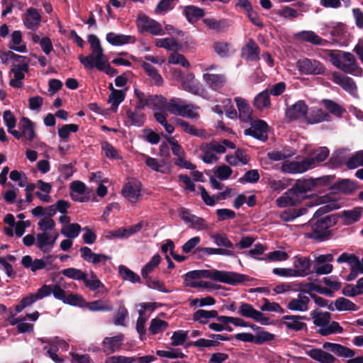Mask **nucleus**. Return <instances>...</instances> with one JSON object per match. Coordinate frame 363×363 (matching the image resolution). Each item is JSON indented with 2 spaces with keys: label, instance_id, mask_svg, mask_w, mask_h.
Here are the masks:
<instances>
[{
  "label": "nucleus",
  "instance_id": "obj_1",
  "mask_svg": "<svg viewBox=\"0 0 363 363\" xmlns=\"http://www.w3.org/2000/svg\"><path fill=\"white\" fill-rule=\"evenodd\" d=\"M359 186L357 183H334L330 186V192L325 196V205L319 208L313 215L309 223L311 230L306 233L308 238L314 239L319 242L328 240L330 235L329 228L335 225L338 221L337 214L323 216L325 213L340 208L338 201L340 199V194L351 195L354 194Z\"/></svg>",
  "mask_w": 363,
  "mask_h": 363
},
{
  "label": "nucleus",
  "instance_id": "obj_2",
  "mask_svg": "<svg viewBox=\"0 0 363 363\" xmlns=\"http://www.w3.org/2000/svg\"><path fill=\"white\" fill-rule=\"evenodd\" d=\"M184 276L186 281L205 278L232 286H237L254 280V278L243 274L217 269L193 270L187 272Z\"/></svg>",
  "mask_w": 363,
  "mask_h": 363
},
{
  "label": "nucleus",
  "instance_id": "obj_3",
  "mask_svg": "<svg viewBox=\"0 0 363 363\" xmlns=\"http://www.w3.org/2000/svg\"><path fill=\"white\" fill-rule=\"evenodd\" d=\"M329 153L328 147H320L301 161L285 162L281 166V170L290 174L303 173L323 162L328 157Z\"/></svg>",
  "mask_w": 363,
  "mask_h": 363
},
{
  "label": "nucleus",
  "instance_id": "obj_4",
  "mask_svg": "<svg viewBox=\"0 0 363 363\" xmlns=\"http://www.w3.org/2000/svg\"><path fill=\"white\" fill-rule=\"evenodd\" d=\"M319 183H294L293 187L285 192L276 200L277 206L284 208L293 206L300 203L310 195L308 192L313 191Z\"/></svg>",
  "mask_w": 363,
  "mask_h": 363
},
{
  "label": "nucleus",
  "instance_id": "obj_5",
  "mask_svg": "<svg viewBox=\"0 0 363 363\" xmlns=\"http://www.w3.org/2000/svg\"><path fill=\"white\" fill-rule=\"evenodd\" d=\"M296 67L303 74L323 75L326 72V68L322 62L308 57L299 59L296 62Z\"/></svg>",
  "mask_w": 363,
  "mask_h": 363
},
{
  "label": "nucleus",
  "instance_id": "obj_6",
  "mask_svg": "<svg viewBox=\"0 0 363 363\" xmlns=\"http://www.w3.org/2000/svg\"><path fill=\"white\" fill-rule=\"evenodd\" d=\"M78 59L86 69H92L94 67L97 69H103L102 63L108 60L104 54L102 47L91 49V53L88 56L79 55Z\"/></svg>",
  "mask_w": 363,
  "mask_h": 363
},
{
  "label": "nucleus",
  "instance_id": "obj_7",
  "mask_svg": "<svg viewBox=\"0 0 363 363\" xmlns=\"http://www.w3.org/2000/svg\"><path fill=\"white\" fill-rule=\"evenodd\" d=\"M136 25L140 33H149L152 35L165 34L161 24L145 14H140L136 20Z\"/></svg>",
  "mask_w": 363,
  "mask_h": 363
},
{
  "label": "nucleus",
  "instance_id": "obj_8",
  "mask_svg": "<svg viewBox=\"0 0 363 363\" xmlns=\"http://www.w3.org/2000/svg\"><path fill=\"white\" fill-rule=\"evenodd\" d=\"M189 106L184 104L180 98H172L166 101L164 111L171 114L180 116L183 117L194 118L195 113L189 108Z\"/></svg>",
  "mask_w": 363,
  "mask_h": 363
},
{
  "label": "nucleus",
  "instance_id": "obj_9",
  "mask_svg": "<svg viewBox=\"0 0 363 363\" xmlns=\"http://www.w3.org/2000/svg\"><path fill=\"white\" fill-rule=\"evenodd\" d=\"M238 313L241 316L252 318L257 322H259L262 325H267L269 324V318L265 317L260 311L254 308L250 303H241Z\"/></svg>",
  "mask_w": 363,
  "mask_h": 363
},
{
  "label": "nucleus",
  "instance_id": "obj_10",
  "mask_svg": "<svg viewBox=\"0 0 363 363\" xmlns=\"http://www.w3.org/2000/svg\"><path fill=\"white\" fill-rule=\"evenodd\" d=\"M268 125L262 120H257L251 123V127L245 129L244 133L245 135L252 136L262 142L268 140Z\"/></svg>",
  "mask_w": 363,
  "mask_h": 363
},
{
  "label": "nucleus",
  "instance_id": "obj_11",
  "mask_svg": "<svg viewBox=\"0 0 363 363\" xmlns=\"http://www.w3.org/2000/svg\"><path fill=\"white\" fill-rule=\"evenodd\" d=\"M70 196L74 201H88L94 192L91 189L86 186L85 183H70Z\"/></svg>",
  "mask_w": 363,
  "mask_h": 363
},
{
  "label": "nucleus",
  "instance_id": "obj_12",
  "mask_svg": "<svg viewBox=\"0 0 363 363\" xmlns=\"http://www.w3.org/2000/svg\"><path fill=\"white\" fill-rule=\"evenodd\" d=\"M308 111V106L306 103L303 100H299L286 108L285 116L289 121H294L306 117Z\"/></svg>",
  "mask_w": 363,
  "mask_h": 363
},
{
  "label": "nucleus",
  "instance_id": "obj_13",
  "mask_svg": "<svg viewBox=\"0 0 363 363\" xmlns=\"http://www.w3.org/2000/svg\"><path fill=\"white\" fill-rule=\"evenodd\" d=\"M294 38L296 40L308 43L313 45L326 46L329 44L327 40L320 37L313 30H302L294 34Z\"/></svg>",
  "mask_w": 363,
  "mask_h": 363
},
{
  "label": "nucleus",
  "instance_id": "obj_14",
  "mask_svg": "<svg viewBox=\"0 0 363 363\" xmlns=\"http://www.w3.org/2000/svg\"><path fill=\"white\" fill-rule=\"evenodd\" d=\"M124 340V335L120 333L113 337H106L102 342V350L106 355H109L121 350Z\"/></svg>",
  "mask_w": 363,
  "mask_h": 363
},
{
  "label": "nucleus",
  "instance_id": "obj_15",
  "mask_svg": "<svg viewBox=\"0 0 363 363\" xmlns=\"http://www.w3.org/2000/svg\"><path fill=\"white\" fill-rule=\"evenodd\" d=\"M203 79L208 86L216 91H218L223 88L228 81L225 74L205 73L203 75Z\"/></svg>",
  "mask_w": 363,
  "mask_h": 363
},
{
  "label": "nucleus",
  "instance_id": "obj_16",
  "mask_svg": "<svg viewBox=\"0 0 363 363\" xmlns=\"http://www.w3.org/2000/svg\"><path fill=\"white\" fill-rule=\"evenodd\" d=\"M260 48L252 38H250L246 45L242 48L241 56L250 62L259 60Z\"/></svg>",
  "mask_w": 363,
  "mask_h": 363
},
{
  "label": "nucleus",
  "instance_id": "obj_17",
  "mask_svg": "<svg viewBox=\"0 0 363 363\" xmlns=\"http://www.w3.org/2000/svg\"><path fill=\"white\" fill-rule=\"evenodd\" d=\"M333 81L350 94L353 95L357 91V86L351 77L343 76L337 72H334L333 73Z\"/></svg>",
  "mask_w": 363,
  "mask_h": 363
},
{
  "label": "nucleus",
  "instance_id": "obj_18",
  "mask_svg": "<svg viewBox=\"0 0 363 363\" xmlns=\"http://www.w3.org/2000/svg\"><path fill=\"white\" fill-rule=\"evenodd\" d=\"M141 183H125L122 189V195L132 203H135L141 197Z\"/></svg>",
  "mask_w": 363,
  "mask_h": 363
},
{
  "label": "nucleus",
  "instance_id": "obj_19",
  "mask_svg": "<svg viewBox=\"0 0 363 363\" xmlns=\"http://www.w3.org/2000/svg\"><path fill=\"white\" fill-rule=\"evenodd\" d=\"M281 323L286 326L287 330L298 332L307 328L306 324L301 321L298 315H286L281 318Z\"/></svg>",
  "mask_w": 363,
  "mask_h": 363
},
{
  "label": "nucleus",
  "instance_id": "obj_20",
  "mask_svg": "<svg viewBox=\"0 0 363 363\" xmlns=\"http://www.w3.org/2000/svg\"><path fill=\"white\" fill-rule=\"evenodd\" d=\"M295 275L296 277H306L310 274L311 261L309 257L296 256L294 262Z\"/></svg>",
  "mask_w": 363,
  "mask_h": 363
},
{
  "label": "nucleus",
  "instance_id": "obj_21",
  "mask_svg": "<svg viewBox=\"0 0 363 363\" xmlns=\"http://www.w3.org/2000/svg\"><path fill=\"white\" fill-rule=\"evenodd\" d=\"M23 20L26 27L32 30H36L41 22V15L35 8L30 7L25 13Z\"/></svg>",
  "mask_w": 363,
  "mask_h": 363
},
{
  "label": "nucleus",
  "instance_id": "obj_22",
  "mask_svg": "<svg viewBox=\"0 0 363 363\" xmlns=\"http://www.w3.org/2000/svg\"><path fill=\"white\" fill-rule=\"evenodd\" d=\"M342 70L346 73L357 75L359 71H362L357 64L354 56L350 52H342Z\"/></svg>",
  "mask_w": 363,
  "mask_h": 363
},
{
  "label": "nucleus",
  "instance_id": "obj_23",
  "mask_svg": "<svg viewBox=\"0 0 363 363\" xmlns=\"http://www.w3.org/2000/svg\"><path fill=\"white\" fill-rule=\"evenodd\" d=\"M203 22L210 30L217 33L226 32L230 26V21L226 18L217 20L214 18H206L203 19Z\"/></svg>",
  "mask_w": 363,
  "mask_h": 363
},
{
  "label": "nucleus",
  "instance_id": "obj_24",
  "mask_svg": "<svg viewBox=\"0 0 363 363\" xmlns=\"http://www.w3.org/2000/svg\"><path fill=\"white\" fill-rule=\"evenodd\" d=\"M194 78V74L192 73L188 74L185 77L182 78V85L183 89L194 95H201L203 91V89H202L199 82H195Z\"/></svg>",
  "mask_w": 363,
  "mask_h": 363
},
{
  "label": "nucleus",
  "instance_id": "obj_25",
  "mask_svg": "<svg viewBox=\"0 0 363 363\" xmlns=\"http://www.w3.org/2000/svg\"><path fill=\"white\" fill-rule=\"evenodd\" d=\"M106 39L108 43L114 46H120L128 43H134L136 38L133 35H128L123 34H116L110 32L106 34Z\"/></svg>",
  "mask_w": 363,
  "mask_h": 363
},
{
  "label": "nucleus",
  "instance_id": "obj_26",
  "mask_svg": "<svg viewBox=\"0 0 363 363\" xmlns=\"http://www.w3.org/2000/svg\"><path fill=\"white\" fill-rule=\"evenodd\" d=\"M363 208L356 207L351 210H345L340 214H337L339 218L343 219V223L347 225L352 224L358 221L362 214Z\"/></svg>",
  "mask_w": 363,
  "mask_h": 363
},
{
  "label": "nucleus",
  "instance_id": "obj_27",
  "mask_svg": "<svg viewBox=\"0 0 363 363\" xmlns=\"http://www.w3.org/2000/svg\"><path fill=\"white\" fill-rule=\"evenodd\" d=\"M194 254L197 255L199 258L202 257L203 255H227V256H235V253L228 249L224 248H213V247H198L194 252Z\"/></svg>",
  "mask_w": 363,
  "mask_h": 363
},
{
  "label": "nucleus",
  "instance_id": "obj_28",
  "mask_svg": "<svg viewBox=\"0 0 363 363\" xmlns=\"http://www.w3.org/2000/svg\"><path fill=\"white\" fill-rule=\"evenodd\" d=\"M310 298L308 296L298 295V298L291 299L287 304V308L294 311H306L308 309Z\"/></svg>",
  "mask_w": 363,
  "mask_h": 363
},
{
  "label": "nucleus",
  "instance_id": "obj_29",
  "mask_svg": "<svg viewBox=\"0 0 363 363\" xmlns=\"http://www.w3.org/2000/svg\"><path fill=\"white\" fill-rule=\"evenodd\" d=\"M307 354L313 359L321 363H334L335 358L328 352L319 348H313L307 352Z\"/></svg>",
  "mask_w": 363,
  "mask_h": 363
},
{
  "label": "nucleus",
  "instance_id": "obj_30",
  "mask_svg": "<svg viewBox=\"0 0 363 363\" xmlns=\"http://www.w3.org/2000/svg\"><path fill=\"white\" fill-rule=\"evenodd\" d=\"M219 316L218 311L216 310L199 309L194 313L192 320L202 325H206L208 323V319L216 318L218 320Z\"/></svg>",
  "mask_w": 363,
  "mask_h": 363
},
{
  "label": "nucleus",
  "instance_id": "obj_31",
  "mask_svg": "<svg viewBox=\"0 0 363 363\" xmlns=\"http://www.w3.org/2000/svg\"><path fill=\"white\" fill-rule=\"evenodd\" d=\"M311 316L313 320V324L320 328L326 327L331 320V313L327 311L313 310L311 313Z\"/></svg>",
  "mask_w": 363,
  "mask_h": 363
},
{
  "label": "nucleus",
  "instance_id": "obj_32",
  "mask_svg": "<svg viewBox=\"0 0 363 363\" xmlns=\"http://www.w3.org/2000/svg\"><path fill=\"white\" fill-rule=\"evenodd\" d=\"M90 278L91 279H88L86 275L85 279L83 281L86 287L92 291L99 289V292L101 294L107 292V289L105 285L97 278V276L94 272L91 273Z\"/></svg>",
  "mask_w": 363,
  "mask_h": 363
},
{
  "label": "nucleus",
  "instance_id": "obj_33",
  "mask_svg": "<svg viewBox=\"0 0 363 363\" xmlns=\"http://www.w3.org/2000/svg\"><path fill=\"white\" fill-rule=\"evenodd\" d=\"M337 262L353 264L354 267L357 268L361 274L363 273V258L362 261H360L359 257L354 254L343 252L337 257Z\"/></svg>",
  "mask_w": 363,
  "mask_h": 363
},
{
  "label": "nucleus",
  "instance_id": "obj_34",
  "mask_svg": "<svg viewBox=\"0 0 363 363\" xmlns=\"http://www.w3.org/2000/svg\"><path fill=\"white\" fill-rule=\"evenodd\" d=\"M239 111L240 118L243 121L251 119L252 110L245 99L237 97L235 99Z\"/></svg>",
  "mask_w": 363,
  "mask_h": 363
},
{
  "label": "nucleus",
  "instance_id": "obj_35",
  "mask_svg": "<svg viewBox=\"0 0 363 363\" xmlns=\"http://www.w3.org/2000/svg\"><path fill=\"white\" fill-rule=\"evenodd\" d=\"M86 308L93 312L96 311H111L113 308L111 303L108 300L99 299L88 302Z\"/></svg>",
  "mask_w": 363,
  "mask_h": 363
},
{
  "label": "nucleus",
  "instance_id": "obj_36",
  "mask_svg": "<svg viewBox=\"0 0 363 363\" xmlns=\"http://www.w3.org/2000/svg\"><path fill=\"white\" fill-rule=\"evenodd\" d=\"M141 66L155 85L160 86L162 84L163 79L154 66L146 62H144Z\"/></svg>",
  "mask_w": 363,
  "mask_h": 363
},
{
  "label": "nucleus",
  "instance_id": "obj_37",
  "mask_svg": "<svg viewBox=\"0 0 363 363\" xmlns=\"http://www.w3.org/2000/svg\"><path fill=\"white\" fill-rule=\"evenodd\" d=\"M254 106L259 110L270 107V94L268 89L262 91L255 97Z\"/></svg>",
  "mask_w": 363,
  "mask_h": 363
},
{
  "label": "nucleus",
  "instance_id": "obj_38",
  "mask_svg": "<svg viewBox=\"0 0 363 363\" xmlns=\"http://www.w3.org/2000/svg\"><path fill=\"white\" fill-rule=\"evenodd\" d=\"M155 45L157 48H162L167 50L179 51L182 50V45L173 38L156 39Z\"/></svg>",
  "mask_w": 363,
  "mask_h": 363
},
{
  "label": "nucleus",
  "instance_id": "obj_39",
  "mask_svg": "<svg viewBox=\"0 0 363 363\" xmlns=\"http://www.w3.org/2000/svg\"><path fill=\"white\" fill-rule=\"evenodd\" d=\"M184 13L189 23H192L194 20L202 18L205 15L203 9L199 8L195 6H186L184 9Z\"/></svg>",
  "mask_w": 363,
  "mask_h": 363
},
{
  "label": "nucleus",
  "instance_id": "obj_40",
  "mask_svg": "<svg viewBox=\"0 0 363 363\" xmlns=\"http://www.w3.org/2000/svg\"><path fill=\"white\" fill-rule=\"evenodd\" d=\"M126 116L133 125L141 127L145 124V115L143 112L128 109L126 111Z\"/></svg>",
  "mask_w": 363,
  "mask_h": 363
},
{
  "label": "nucleus",
  "instance_id": "obj_41",
  "mask_svg": "<svg viewBox=\"0 0 363 363\" xmlns=\"http://www.w3.org/2000/svg\"><path fill=\"white\" fill-rule=\"evenodd\" d=\"M167 99L162 95H149L148 107L152 109L164 111Z\"/></svg>",
  "mask_w": 363,
  "mask_h": 363
},
{
  "label": "nucleus",
  "instance_id": "obj_42",
  "mask_svg": "<svg viewBox=\"0 0 363 363\" xmlns=\"http://www.w3.org/2000/svg\"><path fill=\"white\" fill-rule=\"evenodd\" d=\"M125 98V91L123 90H114L108 96V102L111 104V109L112 111L116 112L118 106L121 104Z\"/></svg>",
  "mask_w": 363,
  "mask_h": 363
},
{
  "label": "nucleus",
  "instance_id": "obj_43",
  "mask_svg": "<svg viewBox=\"0 0 363 363\" xmlns=\"http://www.w3.org/2000/svg\"><path fill=\"white\" fill-rule=\"evenodd\" d=\"M321 103L329 113L337 117H341L342 113L345 112V109L342 106L331 99H323Z\"/></svg>",
  "mask_w": 363,
  "mask_h": 363
},
{
  "label": "nucleus",
  "instance_id": "obj_44",
  "mask_svg": "<svg viewBox=\"0 0 363 363\" xmlns=\"http://www.w3.org/2000/svg\"><path fill=\"white\" fill-rule=\"evenodd\" d=\"M118 273L123 280L129 281L132 283H140L141 281V279L138 274L124 265H120L118 267Z\"/></svg>",
  "mask_w": 363,
  "mask_h": 363
},
{
  "label": "nucleus",
  "instance_id": "obj_45",
  "mask_svg": "<svg viewBox=\"0 0 363 363\" xmlns=\"http://www.w3.org/2000/svg\"><path fill=\"white\" fill-rule=\"evenodd\" d=\"M343 328L337 321H332L323 328H319L317 333L322 336H328L331 334L342 333Z\"/></svg>",
  "mask_w": 363,
  "mask_h": 363
},
{
  "label": "nucleus",
  "instance_id": "obj_46",
  "mask_svg": "<svg viewBox=\"0 0 363 363\" xmlns=\"http://www.w3.org/2000/svg\"><path fill=\"white\" fill-rule=\"evenodd\" d=\"M36 247L43 252L48 253L50 251V235L47 232L38 233L36 235Z\"/></svg>",
  "mask_w": 363,
  "mask_h": 363
},
{
  "label": "nucleus",
  "instance_id": "obj_47",
  "mask_svg": "<svg viewBox=\"0 0 363 363\" xmlns=\"http://www.w3.org/2000/svg\"><path fill=\"white\" fill-rule=\"evenodd\" d=\"M335 307L339 311H357L358 309L357 306L354 303L343 297H340L335 300Z\"/></svg>",
  "mask_w": 363,
  "mask_h": 363
},
{
  "label": "nucleus",
  "instance_id": "obj_48",
  "mask_svg": "<svg viewBox=\"0 0 363 363\" xmlns=\"http://www.w3.org/2000/svg\"><path fill=\"white\" fill-rule=\"evenodd\" d=\"M330 118L329 114L324 111L323 110L319 108L316 111H313L311 112L310 116L306 118V120L308 123H318L322 121H328Z\"/></svg>",
  "mask_w": 363,
  "mask_h": 363
},
{
  "label": "nucleus",
  "instance_id": "obj_49",
  "mask_svg": "<svg viewBox=\"0 0 363 363\" xmlns=\"http://www.w3.org/2000/svg\"><path fill=\"white\" fill-rule=\"evenodd\" d=\"M61 273L67 278L77 281H84L86 276L85 272L74 267L62 269Z\"/></svg>",
  "mask_w": 363,
  "mask_h": 363
},
{
  "label": "nucleus",
  "instance_id": "obj_50",
  "mask_svg": "<svg viewBox=\"0 0 363 363\" xmlns=\"http://www.w3.org/2000/svg\"><path fill=\"white\" fill-rule=\"evenodd\" d=\"M168 325V323L165 320L153 318L150 321L149 330L152 335H156L165 330Z\"/></svg>",
  "mask_w": 363,
  "mask_h": 363
},
{
  "label": "nucleus",
  "instance_id": "obj_51",
  "mask_svg": "<svg viewBox=\"0 0 363 363\" xmlns=\"http://www.w3.org/2000/svg\"><path fill=\"white\" fill-rule=\"evenodd\" d=\"M288 258L289 255L286 252L281 250H274L267 254L264 257L258 258V260L277 262L285 261Z\"/></svg>",
  "mask_w": 363,
  "mask_h": 363
},
{
  "label": "nucleus",
  "instance_id": "obj_52",
  "mask_svg": "<svg viewBox=\"0 0 363 363\" xmlns=\"http://www.w3.org/2000/svg\"><path fill=\"white\" fill-rule=\"evenodd\" d=\"M348 169H352L363 166V150L356 152L346 162Z\"/></svg>",
  "mask_w": 363,
  "mask_h": 363
},
{
  "label": "nucleus",
  "instance_id": "obj_53",
  "mask_svg": "<svg viewBox=\"0 0 363 363\" xmlns=\"http://www.w3.org/2000/svg\"><path fill=\"white\" fill-rule=\"evenodd\" d=\"M81 230L82 228L79 224L72 223L63 227L61 233L68 238H76L79 235Z\"/></svg>",
  "mask_w": 363,
  "mask_h": 363
},
{
  "label": "nucleus",
  "instance_id": "obj_54",
  "mask_svg": "<svg viewBox=\"0 0 363 363\" xmlns=\"http://www.w3.org/2000/svg\"><path fill=\"white\" fill-rule=\"evenodd\" d=\"M347 159L343 151H335L329 160V164L332 167H339L347 162Z\"/></svg>",
  "mask_w": 363,
  "mask_h": 363
},
{
  "label": "nucleus",
  "instance_id": "obj_55",
  "mask_svg": "<svg viewBox=\"0 0 363 363\" xmlns=\"http://www.w3.org/2000/svg\"><path fill=\"white\" fill-rule=\"evenodd\" d=\"M168 62L173 65H180L186 68L190 67V64L186 57L183 55L178 53L177 51L170 54L168 57Z\"/></svg>",
  "mask_w": 363,
  "mask_h": 363
},
{
  "label": "nucleus",
  "instance_id": "obj_56",
  "mask_svg": "<svg viewBox=\"0 0 363 363\" xmlns=\"http://www.w3.org/2000/svg\"><path fill=\"white\" fill-rule=\"evenodd\" d=\"M218 322H223L225 324L232 323L235 326L248 327L249 323L245 321L240 318H235L232 316L220 315L218 317Z\"/></svg>",
  "mask_w": 363,
  "mask_h": 363
},
{
  "label": "nucleus",
  "instance_id": "obj_57",
  "mask_svg": "<svg viewBox=\"0 0 363 363\" xmlns=\"http://www.w3.org/2000/svg\"><path fill=\"white\" fill-rule=\"evenodd\" d=\"M211 238L218 246L225 247L228 248V250L234 249L235 247L233 243L228 239L225 234H216L212 235Z\"/></svg>",
  "mask_w": 363,
  "mask_h": 363
},
{
  "label": "nucleus",
  "instance_id": "obj_58",
  "mask_svg": "<svg viewBox=\"0 0 363 363\" xmlns=\"http://www.w3.org/2000/svg\"><path fill=\"white\" fill-rule=\"evenodd\" d=\"M188 337V331L179 330L174 331L171 337V345L174 347L182 345Z\"/></svg>",
  "mask_w": 363,
  "mask_h": 363
},
{
  "label": "nucleus",
  "instance_id": "obj_59",
  "mask_svg": "<svg viewBox=\"0 0 363 363\" xmlns=\"http://www.w3.org/2000/svg\"><path fill=\"white\" fill-rule=\"evenodd\" d=\"M28 71L29 65H14L11 69L16 81H22L25 78L24 72H28Z\"/></svg>",
  "mask_w": 363,
  "mask_h": 363
},
{
  "label": "nucleus",
  "instance_id": "obj_60",
  "mask_svg": "<svg viewBox=\"0 0 363 363\" xmlns=\"http://www.w3.org/2000/svg\"><path fill=\"white\" fill-rule=\"evenodd\" d=\"M274 339V335L262 329L255 335V344L262 345Z\"/></svg>",
  "mask_w": 363,
  "mask_h": 363
},
{
  "label": "nucleus",
  "instance_id": "obj_61",
  "mask_svg": "<svg viewBox=\"0 0 363 363\" xmlns=\"http://www.w3.org/2000/svg\"><path fill=\"white\" fill-rule=\"evenodd\" d=\"M264 304L261 306L262 311H272L279 313H284V309L277 303L270 302L267 298H264Z\"/></svg>",
  "mask_w": 363,
  "mask_h": 363
},
{
  "label": "nucleus",
  "instance_id": "obj_62",
  "mask_svg": "<svg viewBox=\"0 0 363 363\" xmlns=\"http://www.w3.org/2000/svg\"><path fill=\"white\" fill-rule=\"evenodd\" d=\"M232 172L233 171L229 166L222 164L216 167L215 176L220 180H225L230 177Z\"/></svg>",
  "mask_w": 363,
  "mask_h": 363
},
{
  "label": "nucleus",
  "instance_id": "obj_63",
  "mask_svg": "<svg viewBox=\"0 0 363 363\" xmlns=\"http://www.w3.org/2000/svg\"><path fill=\"white\" fill-rule=\"evenodd\" d=\"M230 44L227 42H215L213 45L215 52L221 57L228 56Z\"/></svg>",
  "mask_w": 363,
  "mask_h": 363
},
{
  "label": "nucleus",
  "instance_id": "obj_64",
  "mask_svg": "<svg viewBox=\"0 0 363 363\" xmlns=\"http://www.w3.org/2000/svg\"><path fill=\"white\" fill-rule=\"evenodd\" d=\"M137 357H125L123 355L111 356L105 360L106 363H133L135 362Z\"/></svg>",
  "mask_w": 363,
  "mask_h": 363
}]
</instances>
